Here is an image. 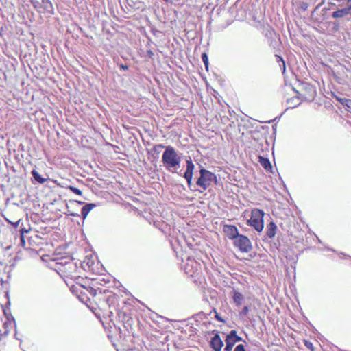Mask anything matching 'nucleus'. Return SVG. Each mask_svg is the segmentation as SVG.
Listing matches in <instances>:
<instances>
[{
	"label": "nucleus",
	"instance_id": "f257e3e1",
	"mask_svg": "<svg viewBox=\"0 0 351 351\" xmlns=\"http://www.w3.org/2000/svg\"><path fill=\"white\" fill-rule=\"evenodd\" d=\"M119 300V296L117 294L113 293L108 297L106 302L110 306H112L116 309L119 318L126 322L132 320V315L134 310V306L129 302H124V305L120 308Z\"/></svg>",
	"mask_w": 351,
	"mask_h": 351
},
{
	"label": "nucleus",
	"instance_id": "f03ea898",
	"mask_svg": "<svg viewBox=\"0 0 351 351\" xmlns=\"http://www.w3.org/2000/svg\"><path fill=\"white\" fill-rule=\"evenodd\" d=\"M180 157L175 148L171 145L166 147L162 156V162L165 168L169 171L174 172L180 167Z\"/></svg>",
	"mask_w": 351,
	"mask_h": 351
},
{
	"label": "nucleus",
	"instance_id": "7ed1b4c3",
	"mask_svg": "<svg viewBox=\"0 0 351 351\" xmlns=\"http://www.w3.org/2000/svg\"><path fill=\"white\" fill-rule=\"evenodd\" d=\"M200 176L196 182V184L202 189L199 190L200 193L206 191L213 182L216 183L217 181V176L215 173L205 169H202L199 171Z\"/></svg>",
	"mask_w": 351,
	"mask_h": 351
},
{
	"label": "nucleus",
	"instance_id": "20e7f679",
	"mask_svg": "<svg viewBox=\"0 0 351 351\" xmlns=\"http://www.w3.org/2000/svg\"><path fill=\"white\" fill-rule=\"evenodd\" d=\"M61 275L66 279L77 280L80 276L78 272V267L77 265L72 261L65 263L64 264L58 263Z\"/></svg>",
	"mask_w": 351,
	"mask_h": 351
},
{
	"label": "nucleus",
	"instance_id": "39448f33",
	"mask_svg": "<svg viewBox=\"0 0 351 351\" xmlns=\"http://www.w3.org/2000/svg\"><path fill=\"white\" fill-rule=\"evenodd\" d=\"M264 215L263 210L258 208L252 209L251 217L247 220V225L253 227L257 232H261L264 228Z\"/></svg>",
	"mask_w": 351,
	"mask_h": 351
},
{
	"label": "nucleus",
	"instance_id": "423d86ee",
	"mask_svg": "<svg viewBox=\"0 0 351 351\" xmlns=\"http://www.w3.org/2000/svg\"><path fill=\"white\" fill-rule=\"evenodd\" d=\"M297 93L298 99L304 101H313L316 96L315 87L308 84H302L301 90L298 91Z\"/></svg>",
	"mask_w": 351,
	"mask_h": 351
},
{
	"label": "nucleus",
	"instance_id": "0eeeda50",
	"mask_svg": "<svg viewBox=\"0 0 351 351\" xmlns=\"http://www.w3.org/2000/svg\"><path fill=\"white\" fill-rule=\"evenodd\" d=\"M234 245L242 252H249L252 250L250 240L244 235L239 234L234 240Z\"/></svg>",
	"mask_w": 351,
	"mask_h": 351
},
{
	"label": "nucleus",
	"instance_id": "6e6552de",
	"mask_svg": "<svg viewBox=\"0 0 351 351\" xmlns=\"http://www.w3.org/2000/svg\"><path fill=\"white\" fill-rule=\"evenodd\" d=\"M241 337H239L236 330H231L227 335L226 339V351H231L234 345L239 341H241Z\"/></svg>",
	"mask_w": 351,
	"mask_h": 351
},
{
	"label": "nucleus",
	"instance_id": "1a4fd4ad",
	"mask_svg": "<svg viewBox=\"0 0 351 351\" xmlns=\"http://www.w3.org/2000/svg\"><path fill=\"white\" fill-rule=\"evenodd\" d=\"M186 171L184 172V177L187 181L188 186H190L192 184V179L195 166L191 158L186 160Z\"/></svg>",
	"mask_w": 351,
	"mask_h": 351
},
{
	"label": "nucleus",
	"instance_id": "9d476101",
	"mask_svg": "<svg viewBox=\"0 0 351 351\" xmlns=\"http://www.w3.org/2000/svg\"><path fill=\"white\" fill-rule=\"evenodd\" d=\"M223 232L230 239H235L239 234L238 229L233 225H225L223 228Z\"/></svg>",
	"mask_w": 351,
	"mask_h": 351
},
{
	"label": "nucleus",
	"instance_id": "9b49d317",
	"mask_svg": "<svg viewBox=\"0 0 351 351\" xmlns=\"http://www.w3.org/2000/svg\"><path fill=\"white\" fill-rule=\"evenodd\" d=\"M210 346L213 349L214 351L221 350V348L223 346V343L219 334H216L214 337L211 338Z\"/></svg>",
	"mask_w": 351,
	"mask_h": 351
},
{
	"label": "nucleus",
	"instance_id": "f8f14e48",
	"mask_svg": "<svg viewBox=\"0 0 351 351\" xmlns=\"http://www.w3.org/2000/svg\"><path fill=\"white\" fill-rule=\"evenodd\" d=\"M84 204V202L77 201V200H70L69 204H66V210L69 215L71 216H80V214L73 210V207H76L77 205H83Z\"/></svg>",
	"mask_w": 351,
	"mask_h": 351
},
{
	"label": "nucleus",
	"instance_id": "ddd939ff",
	"mask_svg": "<svg viewBox=\"0 0 351 351\" xmlns=\"http://www.w3.org/2000/svg\"><path fill=\"white\" fill-rule=\"evenodd\" d=\"M258 162L267 171H271L272 166L268 158L260 156H258Z\"/></svg>",
	"mask_w": 351,
	"mask_h": 351
},
{
	"label": "nucleus",
	"instance_id": "4468645a",
	"mask_svg": "<svg viewBox=\"0 0 351 351\" xmlns=\"http://www.w3.org/2000/svg\"><path fill=\"white\" fill-rule=\"evenodd\" d=\"M350 13V11L347 8L335 11L332 14V16L335 19L343 18Z\"/></svg>",
	"mask_w": 351,
	"mask_h": 351
},
{
	"label": "nucleus",
	"instance_id": "2eb2a0df",
	"mask_svg": "<svg viewBox=\"0 0 351 351\" xmlns=\"http://www.w3.org/2000/svg\"><path fill=\"white\" fill-rule=\"evenodd\" d=\"M276 230V226L274 222H270L267 225V237L269 239H272L275 237Z\"/></svg>",
	"mask_w": 351,
	"mask_h": 351
},
{
	"label": "nucleus",
	"instance_id": "dca6fc26",
	"mask_svg": "<svg viewBox=\"0 0 351 351\" xmlns=\"http://www.w3.org/2000/svg\"><path fill=\"white\" fill-rule=\"evenodd\" d=\"M95 205L94 204H86L85 206L82 207L81 209V215L82 218L84 219L87 215H88L89 212L95 208Z\"/></svg>",
	"mask_w": 351,
	"mask_h": 351
},
{
	"label": "nucleus",
	"instance_id": "f3484780",
	"mask_svg": "<svg viewBox=\"0 0 351 351\" xmlns=\"http://www.w3.org/2000/svg\"><path fill=\"white\" fill-rule=\"evenodd\" d=\"M232 293L234 302L236 304L237 306H241L244 299L243 294L234 290L233 291Z\"/></svg>",
	"mask_w": 351,
	"mask_h": 351
},
{
	"label": "nucleus",
	"instance_id": "a211bd4d",
	"mask_svg": "<svg viewBox=\"0 0 351 351\" xmlns=\"http://www.w3.org/2000/svg\"><path fill=\"white\" fill-rule=\"evenodd\" d=\"M32 174L34 178L40 184L45 183L47 180V179L42 178L41 176L36 170H33Z\"/></svg>",
	"mask_w": 351,
	"mask_h": 351
},
{
	"label": "nucleus",
	"instance_id": "6ab92c4d",
	"mask_svg": "<svg viewBox=\"0 0 351 351\" xmlns=\"http://www.w3.org/2000/svg\"><path fill=\"white\" fill-rule=\"evenodd\" d=\"M276 59L278 63H279V66L280 69H282L283 71H285V63L283 60L282 58L278 55H276Z\"/></svg>",
	"mask_w": 351,
	"mask_h": 351
},
{
	"label": "nucleus",
	"instance_id": "aec40b11",
	"mask_svg": "<svg viewBox=\"0 0 351 351\" xmlns=\"http://www.w3.org/2000/svg\"><path fill=\"white\" fill-rule=\"evenodd\" d=\"M66 189L70 190L71 191H72L73 193H74L75 194H76L77 195H82V191L73 186H71V185L67 186Z\"/></svg>",
	"mask_w": 351,
	"mask_h": 351
},
{
	"label": "nucleus",
	"instance_id": "412c9836",
	"mask_svg": "<svg viewBox=\"0 0 351 351\" xmlns=\"http://www.w3.org/2000/svg\"><path fill=\"white\" fill-rule=\"evenodd\" d=\"M202 59L205 65L206 71H208V57L206 53L202 54Z\"/></svg>",
	"mask_w": 351,
	"mask_h": 351
},
{
	"label": "nucleus",
	"instance_id": "4be33fe9",
	"mask_svg": "<svg viewBox=\"0 0 351 351\" xmlns=\"http://www.w3.org/2000/svg\"><path fill=\"white\" fill-rule=\"evenodd\" d=\"M342 105L348 108V110L351 112V99L346 98L345 100H342Z\"/></svg>",
	"mask_w": 351,
	"mask_h": 351
},
{
	"label": "nucleus",
	"instance_id": "5701e85b",
	"mask_svg": "<svg viewBox=\"0 0 351 351\" xmlns=\"http://www.w3.org/2000/svg\"><path fill=\"white\" fill-rule=\"evenodd\" d=\"M304 343L310 351H315V348L312 342L308 340H304Z\"/></svg>",
	"mask_w": 351,
	"mask_h": 351
},
{
	"label": "nucleus",
	"instance_id": "b1692460",
	"mask_svg": "<svg viewBox=\"0 0 351 351\" xmlns=\"http://www.w3.org/2000/svg\"><path fill=\"white\" fill-rule=\"evenodd\" d=\"M249 313V308L247 306H245L240 313L241 315H247Z\"/></svg>",
	"mask_w": 351,
	"mask_h": 351
},
{
	"label": "nucleus",
	"instance_id": "393cba45",
	"mask_svg": "<svg viewBox=\"0 0 351 351\" xmlns=\"http://www.w3.org/2000/svg\"><path fill=\"white\" fill-rule=\"evenodd\" d=\"M234 351H245L244 346L242 344L237 345Z\"/></svg>",
	"mask_w": 351,
	"mask_h": 351
},
{
	"label": "nucleus",
	"instance_id": "a878e982",
	"mask_svg": "<svg viewBox=\"0 0 351 351\" xmlns=\"http://www.w3.org/2000/svg\"><path fill=\"white\" fill-rule=\"evenodd\" d=\"M146 54L149 57V58L152 60L154 58V53L152 50H147Z\"/></svg>",
	"mask_w": 351,
	"mask_h": 351
},
{
	"label": "nucleus",
	"instance_id": "bb28decb",
	"mask_svg": "<svg viewBox=\"0 0 351 351\" xmlns=\"http://www.w3.org/2000/svg\"><path fill=\"white\" fill-rule=\"evenodd\" d=\"M215 319L217 320H218V321H219L221 322H225L224 319H222L217 312H215Z\"/></svg>",
	"mask_w": 351,
	"mask_h": 351
},
{
	"label": "nucleus",
	"instance_id": "cd10ccee",
	"mask_svg": "<svg viewBox=\"0 0 351 351\" xmlns=\"http://www.w3.org/2000/svg\"><path fill=\"white\" fill-rule=\"evenodd\" d=\"M20 232H21V237H20L21 242L23 245H24L25 244V237L23 235V230H20Z\"/></svg>",
	"mask_w": 351,
	"mask_h": 351
},
{
	"label": "nucleus",
	"instance_id": "c85d7f7f",
	"mask_svg": "<svg viewBox=\"0 0 351 351\" xmlns=\"http://www.w3.org/2000/svg\"><path fill=\"white\" fill-rule=\"evenodd\" d=\"M165 147L162 145V144H158V145H156L154 147V151H158V149H160V148H165Z\"/></svg>",
	"mask_w": 351,
	"mask_h": 351
},
{
	"label": "nucleus",
	"instance_id": "c756f323",
	"mask_svg": "<svg viewBox=\"0 0 351 351\" xmlns=\"http://www.w3.org/2000/svg\"><path fill=\"white\" fill-rule=\"evenodd\" d=\"M334 97L340 103L342 104V100H345L346 98H342V97H338L337 95H334Z\"/></svg>",
	"mask_w": 351,
	"mask_h": 351
},
{
	"label": "nucleus",
	"instance_id": "7c9ffc66",
	"mask_svg": "<svg viewBox=\"0 0 351 351\" xmlns=\"http://www.w3.org/2000/svg\"><path fill=\"white\" fill-rule=\"evenodd\" d=\"M128 68H129V67H128V66H127V65H124V64H121V65H120V69H123V70L126 71V70H128Z\"/></svg>",
	"mask_w": 351,
	"mask_h": 351
},
{
	"label": "nucleus",
	"instance_id": "2f4dec72",
	"mask_svg": "<svg viewBox=\"0 0 351 351\" xmlns=\"http://www.w3.org/2000/svg\"><path fill=\"white\" fill-rule=\"evenodd\" d=\"M348 1V6L347 7L348 9H349V10L351 12V0H347Z\"/></svg>",
	"mask_w": 351,
	"mask_h": 351
},
{
	"label": "nucleus",
	"instance_id": "473e14b6",
	"mask_svg": "<svg viewBox=\"0 0 351 351\" xmlns=\"http://www.w3.org/2000/svg\"><path fill=\"white\" fill-rule=\"evenodd\" d=\"M21 230H23V234H24L25 233H27V232H28V230H26V229H25V228H22Z\"/></svg>",
	"mask_w": 351,
	"mask_h": 351
},
{
	"label": "nucleus",
	"instance_id": "72a5a7b5",
	"mask_svg": "<svg viewBox=\"0 0 351 351\" xmlns=\"http://www.w3.org/2000/svg\"><path fill=\"white\" fill-rule=\"evenodd\" d=\"M73 210L77 212L76 210H75V207H73Z\"/></svg>",
	"mask_w": 351,
	"mask_h": 351
}]
</instances>
